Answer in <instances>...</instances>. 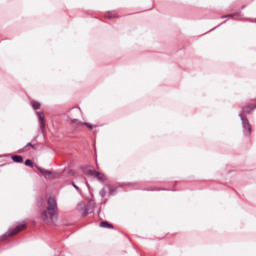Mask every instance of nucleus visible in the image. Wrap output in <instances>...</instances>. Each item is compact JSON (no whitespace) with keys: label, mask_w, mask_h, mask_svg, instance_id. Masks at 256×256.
I'll return each instance as SVG.
<instances>
[{"label":"nucleus","mask_w":256,"mask_h":256,"mask_svg":"<svg viewBox=\"0 0 256 256\" xmlns=\"http://www.w3.org/2000/svg\"><path fill=\"white\" fill-rule=\"evenodd\" d=\"M113 193V189H111V185H106L100 191L101 197H107V195H111Z\"/></svg>","instance_id":"6"},{"label":"nucleus","mask_w":256,"mask_h":256,"mask_svg":"<svg viewBox=\"0 0 256 256\" xmlns=\"http://www.w3.org/2000/svg\"><path fill=\"white\" fill-rule=\"evenodd\" d=\"M57 216V200L55 198L50 197L48 199L47 210L42 212V221L44 223H53L55 221V217Z\"/></svg>","instance_id":"1"},{"label":"nucleus","mask_w":256,"mask_h":256,"mask_svg":"<svg viewBox=\"0 0 256 256\" xmlns=\"http://www.w3.org/2000/svg\"><path fill=\"white\" fill-rule=\"evenodd\" d=\"M255 109V106H248L244 109L243 113H251Z\"/></svg>","instance_id":"12"},{"label":"nucleus","mask_w":256,"mask_h":256,"mask_svg":"<svg viewBox=\"0 0 256 256\" xmlns=\"http://www.w3.org/2000/svg\"><path fill=\"white\" fill-rule=\"evenodd\" d=\"M85 174L90 175L91 177H95V179H97L98 181H107V178L103 173L97 172L96 170H93L91 168H86Z\"/></svg>","instance_id":"3"},{"label":"nucleus","mask_w":256,"mask_h":256,"mask_svg":"<svg viewBox=\"0 0 256 256\" xmlns=\"http://www.w3.org/2000/svg\"><path fill=\"white\" fill-rule=\"evenodd\" d=\"M106 17H107L108 19H115V16H114L113 14H111V12H108V13L106 14Z\"/></svg>","instance_id":"14"},{"label":"nucleus","mask_w":256,"mask_h":256,"mask_svg":"<svg viewBox=\"0 0 256 256\" xmlns=\"http://www.w3.org/2000/svg\"><path fill=\"white\" fill-rule=\"evenodd\" d=\"M12 160L14 163H23V156L15 155L12 156Z\"/></svg>","instance_id":"8"},{"label":"nucleus","mask_w":256,"mask_h":256,"mask_svg":"<svg viewBox=\"0 0 256 256\" xmlns=\"http://www.w3.org/2000/svg\"><path fill=\"white\" fill-rule=\"evenodd\" d=\"M36 115L38 116V121L40 123V129H45V114L41 112H37Z\"/></svg>","instance_id":"7"},{"label":"nucleus","mask_w":256,"mask_h":256,"mask_svg":"<svg viewBox=\"0 0 256 256\" xmlns=\"http://www.w3.org/2000/svg\"><path fill=\"white\" fill-rule=\"evenodd\" d=\"M100 227H103L104 229H113V225L109 224L108 222H101Z\"/></svg>","instance_id":"10"},{"label":"nucleus","mask_w":256,"mask_h":256,"mask_svg":"<svg viewBox=\"0 0 256 256\" xmlns=\"http://www.w3.org/2000/svg\"><path fill=\"white\" fill-rule=\"evenodd\" d=\"M39 171H40V173H42V175H45L46 177L51 178L52 174L50 171L43 169V168H39Z\"/></svg>","instance_id":"9"},{"label":"nucleus","mask_w":256,"mask_h":256,"mask_svg":"<svg viewBox=\"0 0 256 256\" xmlns=\"http://www.w3.org/2000/svg\"><path fill=\"white\" fill-rule=\"evenodd\" d=\"M25 227H27L25 224H21L17 228H15L13 230H9L7 232V234L4 235V237H13V235H17V233H19V231H23V229H25Z\"/></svg>","instance_id":"5"},{"label":"nucleus","mask_w":256,"mask_h":256,"mask_svg":"<svg viewBox=\"0 0 256 256\" xmlns=\"http://www.w3.org/2000/svg\"><path fill=\"white\" fill-rule=\"evenodd\" d=\"M73 115H79V109H74L70 112V114L68 115V119L70 121V123H76V125H85L86 127H88V129H93V125L84 122L82 123L81 121L77 120V119H73Z\"/></svg>","instance_id":"2"},{"label":"nucleus","mask_w":256,"mask_h":256,"mask_svg":"<svg viewBox=\"0 0 256 256\" xmlns=\"http://www.w3.org/2000/svg\"><path fill=\"white\" fill-rule=\"evenodd\" d=\"M225 17H239V14H229L227 16H223V19H225Z\"/></svg>","instance_id":"15"},{"label":"nucleus","mask_w":256,"mask_h":256,"mask_svg":"<svg viewBox=\"0 0 256 256\" xmlns=\"http://www.w3.org/2000/svg\"><path fill=\"white\" fill-rule=\"evenodd\" d=\"M31 106L33 107V109H41V103L37 101H31Z\"/></svg>","instance_id":"11"},{"label":"nucleus","mask_w":256,"mask_h":256,"mask_svg":"<svg viewBox=\"0 0 256 256\" xmlns=\"http://www.w3.org/2000/svg\"><path fill=\"white\" fill-rule=\"evenodd\" d=\"M26 147H33V145L31 143H28Z\"/></svg>","instance_id":"16"},{"label":"nucleus","mask_w":256,"mask_h":256,"mask_svg":"<svg viewBox=\"0 0 256 256\" xmlns=\"http://www.w3.org/2000/svg\"><path fill=\"white\" fill-rule=\"evenodd\" d=\"M240 119L242 121V126L245 129V134L249 135L251 133V126L249 125V120H247L245 115L243 114H240Z\"/></svg>","instance_id":"4"},{"label":"nucleus","mask_w":256,"mask_h":256,"mask_svg":"<svg viewBox=\"0 0 256 256\" xmlns=\"http://www.w3.org/2000/svg\"><path fill=\"white\" fill-rule=\"evenodd\" d=\"M74 188H75V189H79V188H78L77 186H75V185H74Z\"/></svg>","instance_id":"17"},{"label":"nucleus","mask_w":256,"mask_h":256,"mask_svg":"<svg viewBox=\"0 0 256 256\" xmlns=\"http://www.w3.org/2000/svg\"><path fill=\"white\" fill-rule=\"evenodd\" d=\"M25 165H27V167H33V161H31V159H27L25 161Z\"/></svg>","instance_id":"13"}]
</instances>
